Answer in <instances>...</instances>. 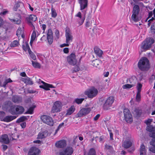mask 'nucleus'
<instances>
[{"label": "nucleus", "instance_id": "obj_1", "mask_svg": "<svg viewBox=\"0 0 155 155\" xmlns=\"http://www.w3.org/2000/svg\"><path fill=\"white\" fill-rule=\"evenodd\" d=\"M138 67L141 71H148L150 68V62L148 59L145 57H142L138 61Z\"/></svg>", "mask_w": 155, "mask_h": 155}, {"label": "nucleus", "instance_id": "obj_2", "mask_svg": "<svg viewBox=\"0 0 155 155\" xmlns=\"http://www.w3.org/2000/svg\"><path fill=\"white\" fill-rule=\"evenodd\" d=\"M155 42L154 39L152 37L146 38L141 43L140 48L142 51L149 49L151 47L152 45Z\"/></svg>", "mask_w": 155, "mask_h": 155}, {"label": "nucleus", "instance_id": "obj_3", "mask_svg": "<svg viewBox=\"0 0 155 155\" xmlns=\"http://www.w3.org/2000/svg\"><path fill=\"white\" fill-rule=\"evenodd\" d=\"M98 93V91L97 89L96 88L94 87H92L87 91H85L84 93L88 98H93L97 95Z\"/></svg>", "mask_w": 155, "mask_h": 155}, {"label": "nucleus", "instance_id": "obj_4", "mask_svg": "<svg viewBox=\"0 0 155 155\" xmlns=\"http://www.w3.org/2000/svg\"><path fill=\"white\" fill-rule=\"evenodd\" d=\"M123 113L124 119L126 122L132 123L133 121L132 116L129 110L127 108H125L124 110Z\"/></svg>", "mask_w": 155, "mask_h": 155}, {"label": "nucleus", "instance_id": "obj_5", "mask_svg": "<svg viewBox=\"0 0 155 155\" xmlns=\"http://www.w3.org/2000/svg\"><path fill=\"white\" fill-rule=\"evenodd\" d=\"M114 97L110 96L105 101L103 105V109L104 110H107L110 108L114 102Z\"/></svg>", "mask_w": 155, "mask_h": 155}, {"label": "nucleus", "instance_id": "obj_6", "mask_svg": "<svg viewBox=\"0 0 155 155\" xmlns=\"http://www.w3.org/2000/svg\"><path fill=\"white\" fill-rule=\"evenodd\" d=\"M67 61L68 64L73 66L75 65L77 63L78 61L76 59L75 53H72L68 55L67 58Z\"/></svg>", "mask_w": 155, "mask_h": 155}, {"label": "nucleus", "instance_id": "obj_7", "mask_svg": "<svg viewBox=\"0 0 155 155\" xmlns=\"http://www.w3.org/2000/svg\"><path fill=\"white\" fill-rule=\"evenodd\" d=\"M41 120L45 124L52 126L53 125L54 121L52 118L50 116L46 115H43L41 117Z\"/></svg>", "mask_w": 155, "mask_h": 155}, {"label": "nucleus", "instance_id": "obj_8", "mask_svg": "<svg viewBox=\"0 0 155 155\" xmlns=\"http://www.w3.org/2000/svg\"><path fill=\"white\" fill-rule=\"evenodd\" d=\"M62 106V103L60 101H57L53 104L52 111L54 113L59 112L61 110Z\"/></svg>", "mask_w": 155, "mask_h": 155}, {"label": "nucleus", "instance_id": "obj_9", "mask_svg": "<svg viewBox=\"0 0 155 155\" xmlns=\"http://www.w3.org/2000/svg\"><path fill=\"white\" fill-rule=\"evenodd\" d=\"M91 110V109L90 107L82 108L77 114L75 117L78 118L85 116L89 113Z\"/></svg>", "mask_w": 155, "mask_h": 155}, {"label": "nucleus", "instance_id": "obj_10", "mask_svg": "<svg viewBox=\"0 0 155 155\" xmlns=\"http://www.w3.org/2000/svg\"><path fill=\"white\" fill-rule=\"evenodd\" d=\"M74 152L72 147L68 146L63 150L60 151L58 155H72Z\"/></svg>", "mask_w": 155, "mask_h": 155}, {"label": "nucleus", "instance_id": "obj_11", "mask_svg": "<svg viewBox=\"0 0 155 155\" xmlns=\"http://www.w3.org/2000/svg\"><path fill=\"white\" fill-rule=\"evenodd\" d=\"M7 109H8V111L12 115H16V105H12L10 103H8L5 105Z\"/></svg>", "mask_w": 155, "mask_h": 155}, {"label": "nucleus", "instance_id": "obj_12", "mask_svg": "<svg viewBox=\"0 0 155 155\" xmlns=\"http://www.w3.org/2000/svg\"><path fill=\"white\" fill-rule=\"evenodd\" d=\"M66 43H70L73 39V36L71 35V31L69 28L67 27L65 30Z\"/></svg>", "mask_w": 155, "mask_h": 155}, {"label": "nucleus", "instance_id": "obj_13", "mask_svg": "<svg viewBox=\"0 0 155 155\" xmlns=\"http://www.w3.org/2000/svg\"><path fill=\"white\" fill-rule=\"evenodd\" d=\"M37 19V17L35 15H31L29 17L26 18V21L28 24L31 27H33V29H35V27L32 24L31 21H35Z\"/></svg>", "mask_w": 155, "mask_h": 155}, {"label": "nucleus", "instance_id": "obj_14", "mask_svg": "<svg viewBox=\"0 0 155 155\" xmlns=\"http://www.w3.org/2000/svg\"><path fill=\"white\" fill-rule=\"evenodd\" d=\"M40 152V150L38 148L35 147H31L28 152V154L31 155H39Z\"/></svg>", "mask_w": 155, "mask_h": 155}, {"label": "nucleus", "instance_id": "obj_15", "mask_svg": "<svg viewBox=\"0 0 155 155\" xmlns=\"http://www.w3.org/2000/svg\"><path fill=\"white\" fill-rule=\"evenodd\" d=\"M76 16L79 17L77 19V21L79 24V26L81 25L83 23L85 20V15H84L83 16H82L81 12H78L76 15Z\"/></svg>", "mask_w": 155, "mask_h": 155}, {"label": "nucleus", "instance_id": "obj_16", "mask_svg": "<svg viewBox=\"0 0 155 155\" xmlns=\"http://www.w3.org/2000/svg\"><path fill=\"white\" fill-rule=\"evenodd\" d=\"M66 145V141L64 140H61L57 142L55 144V146L59 148H63Z\"/></svg>", "mask_w": 155, "mask_h": 155}, {"label": "nucleus", "instance_id": "obj_17", "mask_svg": "<svg viewBox=\"0 0 155 155\" xmlns=\"http://www.w3.org/2000/svg\"><path fill=\"white\" fill-rule=\"evenodd\" d=\"M0 142L5 144H8L10 142L8 135L4 134L2 135L0 138Z\"/></svg>", "mask_w": 155, "mask_h": 155}, {"label": "nucleus", "instance_id": "obj_18", "mask_svg": "<svg viewBox=\"0 0 155 155\" xmlns=\"http://www.w3.org/2000/svg\"><path fill=\"white\" fill-rule=\"evenodd\" d=\"M78 1L80 4L81 10H83L87 7V0H78Z\"/></svg>", "mask_w": 155, "mask_h": 155}, {"label": "nucleus", "instance_id": "obj_19", "mask_svg": "<svg viewBox=\"0 0 155 155\" xmlns=\"http://www.w3.org/2000/svg\"><path fill=\"white\" fill-rule=\"evenodd\" d=\"M48 134V133L47 130H45L44 131L39 132L38 135L37 139H42L47 137Z\"/></svg>", "mask_w": 155, "mask_h": 155}, {"label": "nucleus", "instance_id": "obj_20", "mask_svg": "<svg viewBox=\"0 0 155 155\" xmlns=\"http://www.w3.org/2000/svg\"><path fill=\"white\" fill-rule=\"evenodd\" d=\"M16 115L22 114L24 111V108L20 105H16Z\"/></svg>", "mask_w": 155, "mask_h": 155}, {"label": "nucleus", "instance_id": "obj_21", "mask_svg": "<svg viewBox=\"0 0 155 155\" xmlns=\"http://www.w3.org/2000/svg\"><path fill=\"white\" fill-rule=\"evenodd\" d=\"M15 116H5L3 119L2 121L7 122H10L17 118Z\"/></svg>", "mask_w": 155, "mask_h": 155}, {"label": "nucleus", "instance_id": "obj_22", "mask_svg": "<svg viewBox=\"0 0 155 155\" xmlns=\"http://www.w3.org/2000/svg\"><path fill=\"white\" fill-rule=\"evenodd\" d=\"M142 112V110L141 109L137 107L135 109L134 114L136 117L139 118L140 117Z\"/></svg>", "mask_w": 155, "mask_h": 155}, {"label": "nucleus", "instance_id": "obj_23", "mask_svg": "<svg viewBox=\"0 0 155 155\" xmlns=\"http://www.w3.org/2000/svg\"><path fill=\"white\" fill-rule=\"evenodd\" d=\"M134 6L133 8L132 14H139L140 11V8L138 5L133 4Z\"/></svg>", "mask_w": 155, "mask_h": 155}, {"label": "nucleus", "instance_id": "obj_24", "mask_svg": "<svg viewBox=\"0 0 155 155\" xmlns=\"http://www.w3.org/2000/svg\"><path fill=\"white\" fill-rule=\"evenodd\" d=\"M132 145V143L129 140H125L122 143V146L126 149L130 147Z\"/></svg>", "mask_w": 155, "mask_h": 155}, {"label": "nucleus", "instance_id": "obj_25", "mask_svg": "<svg viewBox=\"0 0 155 155\" xmlns=\"http://www.w3.org/2000/svg\"><path fill=\"white\" fill-rule=\"evenodd\" d=\"M94 52L95 54L99 57H102L103 54V51L97 47H95L94 48Z\"/></svg>", "mask_w": 155, "mask_h": 155}, {"label": "nucleus", "instance_id": "obj_26", "mask_svg": "<svg viewBox=\"0 0 155 155\" xmlns=\"http://www.w3.org/2000/svg\"><path fill=\"white\" fill-rule=\"evenodd\" d=\"M18 17L19 18H16V19H10L9 18V20H10V21L14 23L17 24V25H19L21 23V15L19 14H18Z\"/></svg>", "mask_w": 155, "mask_h": 155}, {"label": "nucleus", "instance_id": "obj_27", "mask_svg": "<svg viewBox=\"0 0 155 155\" xmlns=\"http://www.w3.org/2000/svg\"><path fill=\"white\" fill-rule=\"evenodd\" d=\"M138 14H132L131 18L133 21L135 22H137L140 20L141 18L138 16Z\"/></svg>", "mask_w": 155, "mask_h": 155}, {"label": "nucleus", "instance_id": "obj_28", "mask_svg": "<svg viewBox=\"0 0 155 155\" xmlns=\"http://www.w3.org/2000/svg\"><path fill=\"white\" fill-rule=\"evenodd\" d=\"M75 108L74 106H71L67 110L65 114L66 116L69 115L71 114L75 111Z\"/></svg>", "mask_w": 155, "mask_h": 155}, {"label": "nucleus", "instance_id": "obj_29", "mask_svg": "<svg viewBox=\"0 0 155 155\" xmlns=\"http://www.w3.org/2000/svg\"><path fill=\"white\" fill-rule=\"evenodd\" d=\"M12 100L14 102L18 103L21 101L22 98L18 96H14L12 97Z\"/></svg>", "mask_w": 155, "mask_h": 155}, {"label": "nucleus", "instance_id": "obj_30", "mask_svg": "<svg viewBox=\"0 0 155 155\" xmlns=\"http://www.w3.org/2000/svg\"><path fill=\"white\" fill-rule=\"evenodd\" d=\"M36 107V106L33 104L28 109V110L25 113V114H32L34 113V110Z\"/></svg>", "mask_w": 155, "mask_h": 155}, {"label": "nucleus", "instance_id": "obj_31", "mask_svg": "<svg viewBox=\"0 0 155 155\" xmlns=\"http://www.w3.org/2000/svg\"><path fill=\"white\" fill-rule=\"evenodd\" d=\"M21 5H23V4L20 2H17L15 4L13 8V9L14 11H17L18 8H19Z\"/></svg>", "mask_w": 155, "mask_h": 155}, {"label": "nucleus", "instance_id": "obj_32", "mask_svg": "<svg viewBox=\"0 0 155 155\" xmlns=\"http://www.w3.org/2000/svg\"><path fill=\"white\" fill-rule=\"evenodd\" d=\"M129 81L130 83L131 84L133 85L134 86H135L137 81V79L135 77H132L129 79Z\"/></svg>", "mask_w": 155, "mask_h": 155}, {"label": "nucleus", "instance_id": "obj_33", "mask_svg": "<svg viewBox=\"0 0 155 155\" xmlns=\"http://www.w3.org/2000/svg\"><path fill=\"white\" fill-rule=\"evenodd\" d=\"M27 120V119L25 116H22L18 119L16 121V123H19L20 122H24V121Z\"/></svg>", "mask_w": 155, "mask_h": 155}, {"label": "nucleus", "instance_id": "obj_34", "mask_svg": "<svg viewBox=\"0 0 155 155\" xmlns=\"http://www.w3.org/2000/svg\"><path fill=\"white\" fill-rule=\"evenodd\" d=\"M8 135L10 137V139H12V140H17L19 136L18 135H17L16 136V137H15V134H13L12 133H9L8 134Z\"/></svg>", "mask_w": 155, "mask_h": 155}, {"label": "nucleus", "instance_id": "obj_35", "mask_svg": "<svg viewBox=\"0 0 155 155\" xmlns=\"http://www.w3.org/2000/svg\"><path fill=\"white\" fill-rule=\"evenodd\" d=\"M31 62L32 66L34 67L38 68H40L41 65L39 63L34 61H32Z\"/></svg>", "mask_w": 155, "mask_h": 155}, {"label": "nucleus", "instance_id": "obj_36", "mask_svg": "<svg viewBox=\"0 0 155 155\" xmlns=\"http://www.w3.org/2000/svg\"><path fill=\"white\" fill-rule=\"evenodd\" d=\"M47 39L48 40L49 44L50 45L51 44L53 41V35L47 36Z\"/></svg>", "mask_w": 155, "mask_h": 155}, {"label": "nucleus", "instance_id": "obj_37", "mask_svg": "<svg viewBox=\"0 0 155 155\" xmlns=\"http://www.w3.org/2000/svg\"><path fill=\"white\" fill-rule=\"evenodd\" d=\"M28 51L30 57L33 60H35L36 59V56L31 51L30 49H29V50Z\"/></svg>", "mask_w": 155, "mask_h": 155}, {"label": "nucleus", "instance_id": "obj_38", "mask_svg": "<svg viewBox=\"0 0 155 155\" xmlns=\"http://www.w3.org/2000/svg\"><path fill=\"white\" fill-rule=\"evenodd\" d=\"M84 98H76L75 99L74 102H75L78 104H81L83 101L84 100Z\"/></svg>", "mask_w": 155, "mask_h": 155}, {"label": "nucleus", "instance_id": "obj_39", "mask_svg": "<svg viewBox=\"0 0 155 155\" xmlns=\"http://www.w3.org/2000/svg\"><path fill=\"white\" fill-rule=\"evenodd\" d=\"M45 88H44V89L46 91L50 90V88H53L54 87L52 84H50L48 83L46 84V85H45Z\"/></svg>", "mask_w": 155, "mask_h": 155}, {"label": "nucleus", "instance_id": "obj_40", "mask_svg": "<svg viewBox=\"0 0 155 155\" xmlns=\"http://www.w3.org/2000/svg\"><path fill=\"white\" fill-rule=\"evenodd\" d=\"M88 155H96V152L94 148H91L88 153Z\"/></svg>", "mask_w": 155, "mask_h": 155}, {"label": "nucleus", "instance_id": "obj_41", "mask_svg": "<svg viewBox=\"0 0 155 155\" xmlns=\"http://www.w3.org/2000/svg\"><path fill=\"white\" fill-rule=\"evenodd\" d=\"M142 85L140 83H138L136 88L137 89V92H141Z\"/></svg>", "mask_w": 155, "mask_h": 155}, {"label": "nucleus", "instance_id": "obj_42", "mask_svg": "<svg viewBox=\"0 0 155 155\" xmlns=\"http://www.w3.org/2000/svg\"><path fill=\"white\" fill-rule=\"evenodd\" d=\"M18 42L16 40L14 41L11 44L10 46L11 47H14L18 46Z\"/></svg>", "mask_w": 155, "mask_h": 155}, {"label": "nucleus", "instance_id": "obj_43", "mask_svg": "<svg viewBox=\"0 0 155 155\" xmlns=\"http://www.w3.org/2000/svg\"><path fill=\"white\" fill-rule=\"evenodd\" d=\"M38 83L39 84H41V83H42L43 84L42 85H41L39 86V87L41 88H43L44 89V88L45 87V86L46 85V84H47V83H45L44 81H41L40 79H39V82Z\"/></svg>", "mask_w": 155, "mask_h": 155}, {"label": "nucleus", "instance_id": "obj_44", "mask_svg": "<svg viewBox=\"0 0 155 155\" xmlns=\"http://www.w3.org/2000/svg\"><path fill=\"white\" fill-rule=\"evenodd\" d=\"M154 128L152 125H150L149 126H148L146 128V130L150 132H151L153 131Z\"/></svg>", "mask_w": 155, "mask_h": 155}, {"label": "nucleus", "instance_id": "obj_45", "mask_svg": "<svg viewBox=\"0 0 155 155\" xmlns=\"http://www.w3.org/2000/svg\"><path fill=\"white\" fill-rule=\"evenodd\" d=\"M97 88L98 91V90L100 92L102 91L104 89V87L102 84L100 83L97 86Z\"/></svg>", "mask_w": 155, "mask_h": 155}, {"label": "nucleus", "instance_id": "obj_46", "mask_svg": "<svg viewBox=\"0 0 155 155\" xmlns=\"http://www.w3.org/2000/svg\"><path fill=\"white\" fill-rule=\"evenodd\" d=\"M133 87H134L133 85H132L131 84H127L124 85L123 86V88L124 89H130Z\"/></svg>", "mask_w": 155, "mask_h": 155}, {"label": "nucleus", "instance_id": "obj_47", "mask_svg": "<svg viewBox=\"0 0 155 155\" xmlns=\"http://www.w3.org/2000/svg\"><path fill=\"white\" fill-rule=\"evenodd\" d=\"M141 99L140 92H137L136 96V101L139 102L140 101Z\"/></svg>", "mask_w": 155, "mask_h": 155}, {"label": "nucleus", "instance_id": "obj_48", "mask_svg": "<svg viewBox=\"0 0 155 155\" xmlns=\"http://www.w3.org/2000/svg\"><path fill=\"white\" fill-rule=\"evenodd\" d=\"M153 13L154 15V17H152L150 19H149L147 22H148V23L147 24L148 26V27H149L150 26L151 22L150 21H153V20H155V13L154 12H153Z\"/></svg>", "mask_w": 155, "mask_h": 155}, {"label": "nucleus", "instance_id": "obj_49", "mask_svg": "<svg viewBox=\"0 0 155 155\" xmlns=\"http://www.w3.org/2000/svg\"><path fill=\"white\" fill-rule=\"evenodd\" d=\"M51 16L53 18H55L57 15V14L54 9L52 8L51 9Z\"/></svg>", "mask_w": 155, "mask_h": 155}, {"label": "nucleus", "instance_id": "obj_50", "mask_svg": "<svg viewBox=\"0 0 155 155\" xmlns=\"http://www.w3.org/2000/svg\"><path fill=\"white\" fill-rule=\"evenodd\" d=\"M80 69L79 67L77 65H76V66L74 67L73 68V70L72 71L73 73L76 72L80 70Z\"/></svg>", "mask_w": 155, "mask_h": 155}, {"label": "nucleus", "instance_id": "obj_51", "mask_svg": "<svg viewBox=\"0 0 155 155\" xmlns=\"http://www.w3.org/2000/svg\"><path fill=\"white\" fill-rule=\"evenodd\" d=\"M98 62V60L97 59L94 60L92 61V65L94 67H97V66L99 65Z\"/></svg>", "mask_w": 155, "mask_h": 155}, {"label": "nucleus", "instance_id": "obj_52", "mask_svg": "<svg viewBox=\"0 0 155 155\" xmlns=\"http://www.w3.org/2000/svg\"><path fill=\"white\" fill-rule=\"evenodd\" d=\"M145 147L143 144H142L140 146V152H145Z\"/></svg>", "mask_w": 155, "mask_h": 155}, {"label": "nucleus", "instance_id": "obj_53", "mask_svg": "<svg viewBox=\"0 0 155 155\" xmlns=\"http://www.w3.org/2000/svg\"><path fill=\"white\" fill-rule=\"evenodd\" d=\"M36 37V33L35 31L34 30L31 36V39L35 40Z\"/></svg>", "mask_w": 155, "mask_h": 155}, {"label": "nucleus", "instance_id": "obj_54", "mask_svg": "<svg viewBox=\"0 0 155 155\" xmlns=\"http://www.w3.org/2000/svg\"><path fill=\"white\" fill-rule=\"evenodd\" d=\"M33 84V83L31 80V79L30 78L27 77V81L26 84H29V85H32Z\"/></svg>", "mask_w": 155, "mask_h": 155}, {"label": "nucleus", "instance_id": "obj_55", "mask_svg": "<svg viewBox=\"0 0 155 155\" xmlns=\"http://www.w3.org/2000/svg\"><path fill=\"white\" fill-rule=\"evenodd\" d=\"M21 28H19L16 31V35L18 37H19L21 32Z\"/></svg>", "mask_w": 155, "mask_h": 155}, {"label": "nucleus", "instance_id": "obj_56", "mask_svg": "<svg viewBox=\"0 0 155 155\" xmlns=\"http://www.w3.org/2000/svg\"><path fill=\"white\" fill-rule=\"evenodd\" d=\"M55 35L56 36V38L57 39H58L59 38L60 33L58 29L55 30Z\"/></svg>", "mask_w": 155, "mask_h": 155}, {"label": "nucleus", "instance_id": "obj_57", "mask_svg": "<svg viewBox=\"0 0 155 155\" xmlns=\"http://www.w3.org/2000/svg\"><path fill=\"white\" fill-rule=\"evenodd\" d=\"M149 135L150 137L153 138V139L155 138V131H153L151 132H150Z\"/></svg>", "mask_w": 155, "mask_h": 155}, {"label": "nucleus", "instance_id": "obj_58", "mask_svg": "<svg viewBox=\"0 0 155 155\" xmlns=\"http://www.w3.org/2000/svg\"><path fill=\"white\" fill-rule=\"evenodd\" d=\"M53 33L51 29H49L48 30L47 34V36L48 35H53Z\"/></svg>", "mask_w": 155, "mask_h": 155}, {"label": "nucleus", "instance_id": "obj_59", "mask_svg": "<svg viewBox=\"0 0 155 155\" xmlns=\"http://www.w3.org/2000/svg\"><path fill=\"white\" fill-rule=\"evenodd\" d=\"M91 23L90 20H86V23L85 24V26L87 28H88L90 25Z\"/></svg>", "mask_w": 155, "mask_h": 155}, {"label": "nucleus", "instance_id": "obj_60", "mask_svg": "<svg viewBox=\"0 0 155 155\" xmlns=\"http://www.w3.org/2000/svg\"><path fill=\"white\" fill-rule=\"evenodd\" d=\"M5 11H4L2 12H1L0 13V15H5L6 14H7L8 12V11L5 9H4Z\"/></svg>", "mask_w": 155, "mask_h": 155}, {"label": "nucleus", "instance_id": "obj_61", "mask_svg": "<svg viewBox=\"0 0 155 155\" xmlns=\"http://www.w3.org/2000/svg\"><path fill=\"white\" fill-rule=\"evenodd\" d=\"M5 112L3 111H0V119L2 118L5 115Z\"/></svg>", "mask_w": 155, "mask_h": 155}, {"label": "nucleus", "instance_id": "obj_62", "mask_svg": "<svg viewBox=\"0 0 155 155\" xmlns=\"http://www.w3.org/2000/svg\"><path fill=\"white\" fill-rule=\"evenodd\" d=\"M20 125L22 128H25L26 127V123L25 122H23L20 124Z\"/></svg>", "mask_w": 155, "mask_h": 155}, {"label": "nucleus", "instance_id": "obj_63", "mask_svg": "<svg viewBox=\"0 0 155 155\" xmlns=\"http://www.w3.org/2000/svg\"><path fill=\"white\" fill-rule=\"evenodd\" d=\"M150 144L153 146L155 147V138L152 139V140L150 142Z\"/></svg>", "mask_w": 155, "mask_h": 155}, {"label": "nucleus", "instance_id": "obj_64", "mask_svg": "<svg viewBox=\"0 0 155 155\" xmlns=\"http://www.w3.org/2000/svg\"><path fill=\"white\" fill-rule=\"evenodd\" d=\"M150 29L151 30H155V23H154L152 24Z\"/></svg>", "mask_w": 155, "mask_h": 155}]
</instances>
